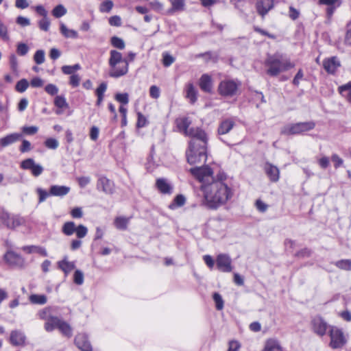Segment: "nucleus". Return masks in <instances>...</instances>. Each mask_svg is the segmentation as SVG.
I'll return each instance as SVG.
<instances>
[{"label": "nucleus", "instance_id": "nucleus-18", "mask_svg": "<svg viewBox=\"0 0 351 351\" xmlns=\"http://www.w3.org/2000/svg\"><path fill=\"white\" fill-rule=\"evenodd\" d=\"M235 125V122L232 118L222 120L218 127L217 132L219 135L226 134L231 131Z\"/></svg>", "mask_w": 351, "mask_h": 351}, {"label": "nucleus", "instance_id": "nucleus-34", "mask_svg": "<svg viewBox=\"0 0 351 351\" xmlns=\"http://www.w3.org/2000/svg\"><path fill=\"white\" fill-rule=\"evenodd\" d=\"M129 223V218L125 217H117L114 221V226L121 230L127 229Z\"/></svg>", "mask_w": 351, "mask_h": 351}, {"label": "nucleus", "instance_id": "nucleus-25", "mask_svg": "<svg viewBox=\"0 0 351 351\" xmlns=\"http://www.w3.org/2000/svg\"><path fill=\"white\" fill-rule=\"evenodd\" d=\"M199 84L201 90L204 92L210 93L212 91V80L208 74H204L201 76Z\"/></svg>", "mask_w": 351, "mask_h": 351}, {"label": "nucleus", "instance_id": "nucleus-52", "mask_svg": "<svg viewBox=\"0 0 351 351\" xmlns=\"http://www.w3.org/2000/svg\"><path fill=\"white\" fill-rule=\"evenodd\" d=\"M113 7V3L110 0H107L102 2L99 7V10L101 12H109Z\"/></svg>", "mask_w": 351, "mask_h": 351}, {"label": "nucleus", "instance_id": "nucleus-44", "mask_svg": "<svg viewBox=\"0 0 351 351\" xmlns=\"http://www.w3.org/2000/svg\"><path fill=\"white\" fill-rule=\"evenodd\" d=\"M29 86V82L26 79H22L19 80L15 86L16 91L19 93L25 92Z\"/></svg>", "mask_w": 351, "mask_h": 351}, {"label": "nucleus", "instance_id": "nucleus-9", "mask_svg": "<svg viewBox=\"0 0 351 351\" xmlns=\"http://www.w3.org/2000/svg\"><path fill=\"white\" fill-rule=\"evenodd\" d=\"M311 325L313 332L320 337L325 335L327 330H330L331 326L319 315L315 316L312 319Z\"/></svg>", "mask_w": 351, "mask_h": 351}, {"label": "nucleus", "instance_id": "nucleus-38", "mask_svg": "<svg viewBox=\"0 0 351 351\" xmlns=\"http://www.w3.org/2000/svg\"><path fill=\"white\" fill-rule=\"evenodd\" d=\"M81 69V66L79 64H75L72 66L64 65L62 66L61 69L64 74L66 75H73L76 71H78Z\"/></svg>", "mask_w": 351, "mask_h": 351}, {"label": "nucleus", "instance_id": "nucleus-31", "mask_svg": "<svg viewBox=\"0 0 351 351\" xmlns=\"http://www.w3.org/2000/svg\"><path fill=\"white\" fill-rule=\"evenodd\" d=\"M263 351H282L278 341L269 339L266 341Z\"/></svg>", "mask_w": 351, "mask_h": 351}, {"label": "nucleus", "instance_id": "nucleus-57", "mask_svg": "<svg viewBox=\"0 0 351 351\" xmlns=\"http://www.w3.org/2000/svg\"><path fill=\"white\" fill-rule=\"evenodd\" d=\"M45 90L50 95H56L58 93V88L53 84H49L45 87Z\"/></svg>", "mask_w": 351, "mask_h": 351}, {"label": "nucleus", "instance_id": "nucleus-29", "mask_svg": "<svg viewBox=\"0 0 351 351\" xmlns=\"http://www.w3.org/2000/svg\"><path fill=\"white\" fill-rule=\"evenodd\" d=\"M22 250L28 254L37 253V254H40L43 256H47V252L45 248L40 247V246L26 245V246H23Z\"/></svg>", "mask_w": 351, "mask_h": 351}, {"label": "nucleus", "instance_id": "nucleus-4", "mask_svg": "<svg viewBox=\"0 0 351 351\" xmlns=\"http://www.w3.org/2000/svg\"><path fill=\"white\" fill-rule=\"evenodd\" d=\"M241 83L233 80L221 81L218 86L219 94L224 97H232L237 95Z\"/></svg>", "mask_w": 351, "mask_h": 351}, {"label": "nucleus", "instance_id": "nucleus-39", "mask_svg": "<svg viewBox=\"0 0 351 351\" xmlns=\"http://www.w3.org/2000/svg\"><path fill=\"white\" fill-rule=\"evenodd\" d=\"M54 105L58 108H67L69 104L63 95H57L54 99Z\"/></svg>", "mask_w": 351, "mask_h": 351}, {"label": "nucleus", "instance_id": "nucleus-17", "mask_svg": "<svg viewBox=\"0 0 351 351\" xmlns=\"http://www.w3.org/2000/svg\"><path fill=\"white\" fill-rule=\"evenodd\" d=\"M127 61H128V59L123 58L121 52L117 50H111L110 51V58L108 60L110 69L115 68V66L119 63L121 64Z\"/></svg>", "mask_w": 351, "mask_h": 351}, {"label": "nucleus", "instance_id": "nucleus-3", "mask_svg": "<svg viewBox=\"0 0 351 351\" xmlns=\"http://www.w3.org/2000/svg\"><path fill=\"white\" fill-rule=\"evenodd\" d=\"M265 64L267 67V73L270 76H277L280 73L294 66L289 60H283L278 55L269 56Z\"/></svg>", "mask_w": 351, "mask_h": 351}, {"label": "nucleus", "instance_id": "nucleus-36", "mask_svg": "<svg viewBox=\"0 0 351 351\" xmlns=\"http://www.w3.org/2000/svg\"><path fill=\"white\" fill-rule=\"evenodd\" d=\"M58 329L63 335L67 337H71L73 335V331L71 326L63 320H61Z\"/></svg>", "mask_w": 351, "mask_h": 351}, {"label": "nucleus", "instance_id": "nucleus-37", "mask_svg": "<svg viewBox=\"0 0 351 351\" xmlns=\"http://www.w3.org/2000/svg\"><path fill=\"white\" fill-rule=\"evenodd\" d=\"M186 97L193 104L197 100V91L192 84H189L186 89Z\"/></svg>", "mask_w": 351, "mask_h": 351}, {"label": "nucleus", "instance_id": "nucleus-45", "mask_svg": "<svg viewBox=\"0 0 351 351\" xmlns=\"http://www.w3.org/2000/svg\"><path fill=\"white\" fill-rule=\"evenodd\" d=\"M110 42L114 47H116L119 49H123L125 48V45L123 40L117 36H112L111 38Z\"/></svg>", "mask_w": 351, "mask_h": 351}, {"label": "nucleus", "instance_id": "nucleus-53", "mask_svg": "<svg viewBox=\"0 0 351 351\" xmlns=\"http://www.w3.org/2000/svg\"><path fill=\"white\" fill-rule=\"evenodd\" d=\"M175 61V58L167 53H164L162 54V64L165 67H169L171 66Z\"/></svg>", "mask_w": 351, "mask_h": 351}, {"label": "nucleus", "instance_id": "nucleus-14", "mask_svg": "<svg viewBox=\"0 0 351 351\" xmlns=\"http://www.w3.org/2000/svg\"><path fill=\"white\" fill-rule=\"evenodd\" d=\"M75 343L81 351H92V346L85 334H78L75 338Z\"/></svg>", "mask_w": 351, "mask_h": 351}, {"label": "nucleus", "instance_id": "nucleus-26", "mask_svg": "<svg viewBox=\"0 0 351 351\" xmlns=\"http://www.w3.org/2000/svg\"><path fill=\"white\" fill-rule=\"evenodd\" d=\"M156 185L158 191L163 194H171L172 192V186L164 178H158Z\"/></svg>", "mask_w": 351, "mask_h": 351}, {"label": "nucleus", "instance_id": "nucleus-2", "mask_svg": "<svg viewBox=\"0 0 351 351\" xmlns=\"http://www.w3.org/2000/svg\"><path fill=\"white\" fill-rule=\"evenodd\" d=\"M188 136L191 137L189 149L186 152L187 161L191 165L206 162L207 158L208 138L200 128H190Z\"/></svg>", "mask_w": 351, "mask_h": 351}, {"label": "nucleus", "instance_id": "nucleus-20", "mask_svg": "<svg viewBox=\"0 0 351 351\" xmlns=\"http://www.w3.org/2000/svg\"><path fill=\"white\" fill-rule=\"evenodd\" d=\"M176 124L178 131L186 136L191 121L189 117H180L176 119Z\"/></svg>", "mask_w": 351, "mask_h": 351}, {"label": "nucleus", "instance_id": "nucleus-8", "mask_svg": "<svg viewBox=\"0 0 351 351\" xmlns=\"http://www.w3.org/2000/svg\"><path fill=\"white\" fill-rule=\"evenodd\" d=\"M190 172L199 182H202L203 184H206V182H208L210 179L213 180L212 177L213 171L211 168L208 166L191 168Z\"/></svg>", "mask_w": 351, "mask_h": 351}, {"label": "nucleus", "instance_id": "nucleus-56", "mask_svg": "<svg viewBox=\"0 0 351 351\" xmlns=\"http://www.w3.org/2000/svg\"><path fill=\"white\" fill-rule=\"evenodd\" d=\"M73 280L76 285H81L84 282V274L80 270H76L73 275Z\"/></svg>", "mask_w": 351, "mask_h": 351}, {"label": "nucleus", "instance_id": "nucleus-48", "mask_svg": "<svg viewBox=\"0 0 351 351\" xmlns=\"http://www.w3.org/2000/svg\"><path fill=\"white\" fill-rule=\"evenodd\" d=\"M46 147L50 149H56L59 146L58 141L54 138H48L44 143Z\"/></svg>", "mask_w": 351, "mask_h": 351}, {"label": "nucleus", "instance_id": "nucleus-27", "mask_svg": "<svg viewBox=\"0 0 351 351\" xmlns=\"http://www.w3.org/2000/svg\"><path fill=\"white\" fill-rule=\"evenodd\" d=\"M338 92L346 99L347 101L351 103V80L348 83L339 86Z\"/></svg>", "mask_w": 351, "mask_h": 351}, {"label": "nucleus", "instance_id": "nucleus-21", "mask_svg": "<svg viewBox=\"0 0 351 351\" xmlns=\"http://www.w3.org/2000/svg\"><path fill=\"white\" fill-rule=\"evenodd\" d=\"M51 196L62 197L66 195L71 191L67 186L51 185L49 188Z\"/></svg>", "mask_w": 351, "mask_h": 351}, {"label": "nucleus", "instance_id": "nucleus-30", "mask_svg": "<svg viewBox=\"0 0 351 351\" xmlns=\"http://www.w3.org/2000/svg\"><path fill=\"white\" fill-rule=\"evenodd\" d=\"M60 31L62 36L66 38H78V33L74 29H68L67 27L61 23L60 25Z\"/></svg>", "mask_w": 351, "mask_h": 351}, {"label": "nucleus", "instance_id": "nucleus-58", "mask_svg": "<svg viewBox=\"0 0 351 351\" xmlns=\"http://www.w3.org/2000/svg\"><path fill=\"white\" fill-rule=\"evenodd\" d=\"M38 316L40 319H45L47 322L49 317H51V315H50V308H45L43 310L40 311L38 313Z\"/></svg>", "mask_w": 351, "mask_h": 351}, {"label": "nucleus", "instance_id": "nucleus-41", "mask_svg": "<svg viewBox=\"0 0 351 351\" xmlns=\"http://www.w3.org/2000/svg\"><path fill=\"white\" fill-rule=\"evenodd\" d=\"M335 265L339 269L351 271V260L349 259H343L337 261Z\"/></svg>", "mask_w": 351, "mask_h": 351}, {"label": "nucleus", "instance_id": "nucleus-19", "mask_svg": "<svg viewBox=\"0 0 351 351\" xmlns=\"http://www.w3.org/2000/svg\"><path fill=\"white\" fill-rule=\"evenodd\" d=\"M274 7V0H260L256 3L258 13L264 17Z\"/></svg>", "mask_w": 351, "mask_h": 351}, {"label": "nucleus", "instance_id": "nucleus-5", "mask_svg": "<svg viewBox=\"0 0 351 351\" xmlns=\"http://www.w3.org/2000/svg\"><path fill=\"white\" fill-rule=\"evenodd\" d=\"M0 220L9 229H14L25 223V219L17 215H10L4 208L0 209Z\"/></svg>", "mask_w": 351, "mask_h": 351}, {"label": "nucleus", "instance_id": "nucleus-32", "mask_svg": "<svg viewBox=\"0 0 351 351\" xmlns=\"http://www.w3.org/2000/svg\"><path fill=\"white\" fill-rule=\"evenodd\" d=\"M58 267L62 269L65 274H69L75 268V264L68 261L66 258L58 262Z\"/></svg>", "mask_w": 351, "mask_h": 351}, {"label": "nucleus", "instance_id": "nucleus-22", "mask_svg": "<svg viewBox=\"0 0 351 351\" xmlns=\"http://www.w3.org/2000/svg\"><path fill=\"white\" fill-rule=\"evenodd\" d=\"M22 137L19 133H12L0 138V146L2 147H8L17 141Z\"/></svg>", "mask_w": 351, "mask_h": 351}, {"label": "nucleus", "instance_id": "nucleus-28", "mask_svg": "<svg viewBox=\"0 0 351 351\" xmlns=\"http://www.w3.org/2000/svg\"><path fill=\"white\" fill-rule=\"evenodd\" d=\"M61 320L58 317L51 316L45 324V329L47 332L53 331L55 328H58Z\"/></svg>", "mask_w": 351, "mask_h": 351}, {"label": "nucleus", "instance_id": "nucleus-43", "mask_svg": "<svg viewBox=\"0 0 351 351\" xmlns=\"http://www.w3.org/2000/svg\"><path fill=\"white\" fill-rule=\"evenodd\" d=\"M34 60L37 64H43L45 60V53L43 49L37 50L34 56Z\"/></svg>", "mask_w": 351, "mask_h": 351}, {"label": "nucleus", "instance_id": "nucleus-1", "mask_svg": "<svg viewBox=\"0 0 351 351\" xmlns=\"http://www.w3.org/2000/svg\"><path fill=\"white\" fill-rule=\"evenodd\" d=\"M226 178V175L221 173L217 175L216 180L202 185L201 189L204 193L203 204L209 209H217L232 197V189L223 182Z\"/></svg>", "mask_w": 351, "mask_h": 351}, {"label": "nucleus", "instance_id": "nucleus-33", "mask_svg": "<svg viewBox=\"0 0 351 351\" xmlns=\"http://www.w3.org/2000/svg\"><path fill=\"white\" fill-rule=\"evenodd\" d=\"M29 300L32 304L43 305L47 303V298L45 295L32 294Z\"/></svg>", "mask_w": 351, "mask_h": 351}, {"label": "nucleus", "instance_id": "nucleus-62", "mask_svg": "<svg viewBox=\"0 0 351 351\" xmlns=\"http://www.w3.org/2000/svg\"><path fill=\"white\" fill-rule=\"evenodd\" d=\"M99 130L97 126H92L90 130V138L92 141H97L99 137Z\"/></svg>", "mask_w": 351, "mask_h": 351}, {"label": "nucleus", "instance_id": "nucleus-63", "mask_svg": "<svg viewBox=\"0 0 351 351\" xmlns=\"http://www.w3.org/2000/svg\"><path fill=\"white\" fill-rule=\"evenodd\" d=\"M149 95L154 99H158L160 97V89L158 86L153 85L149 88Z\"/></svg>", "mask_w": 351, "mask_h": 351}, {"label": "nucleus", "instance_id": "nucleus-49", "mask_svg": "<svg viewBox=\"0 0 351 351\" xmlns=\"http://www.w3.org/2000/svg\"><path fill=\"white\" fill-rule=\"evenodd\" d=\"M169 1L171 3L173 10L180 11L184 10V0H169Z\"/></svg>", "mask_w": 351, "mask_h": 351}, {"label": "nucleus", "instance_id": "nucleus-42", "mask_svg": "<svg viewBox=\"0 0 351 351\" xmlns=\"http://www.w3.org/2000/svg\"><path fill=\"white\" fill-rule=\"evenodd\" d=\"M186 202V199L182 195H178L173 199V204L169 205V208L173 209L176 206H182Z\"/></svg>", "mask_w": 351, "mask_h": 351}, {"label": "nucleus", "instance_id": "nucleus-59", "mask_svg": "<svg viewBox=\"0 0 351 351\" xmlns=\"http://www.w3.org/2000/svg\"><path fill=\"white\" fill-rule=\"evenodd\" d=\"M32 149V145L27 140H23L22 144L19 148L21 153L28 152Z\"/></svg>", "mask_w": 351, "mask_h": 351}, {"label": "nucleus", "instance_id": "nucleus-46", "mask_svg": "<svg viewBox=\"0 0 351 351\" xmlns=\"http://www.w3.org/2000/svg\"><path fill=\"white\" fill-rule=\"evenodd\" d=\"M75 232L78 239H82L86 236L88 228L85 226L80 224L75 228Z\"/></svg>", "mask_w": 351, "mask_h": 351}, {"label": "nucleus", "instance_id": "nucleus-40", "mask_svg": "<svg viewBox=\"0 0 351 351\" xmlns=\"http://www.w3.org/2000/svg\"><path fill=\"white\" fill-rule=\"evenodd\" d=\"M67 12L66 9L62 4L56 5L52 10V14L56 18H60Z\"/></svg>", "mask_w": 351, "mask_h": 351}, {"label": "nucleus", "instance_id": "nucleus-7", "mask_svg": "<svg viewBox=\"0 0 351 351\" xmlns=\"http://www.w3.org/2000/svg\"><path fill=\"white\" fill-rule=\"evenodd\" d=\"M315 126L313 121L299 122L285 126L282 133L287 135L299 134L313 130Z\"/></svg>", "mask_w": 351, "mask_h": 351}, {"label": "nucleus", "instance_id": "nucleus-47", "mask_svg": "<svg viewBox=\"0 0 351 351\" xmlns=\"http://www.w3.org/2000/svg\"><path fill=\"white\" fill-rule=\"evenodd\" d=\"M36 193L38 195V203L40 204L46 200V199L51 195L50 191L47 192L42 188H37Z\"/></svg>", "mask_w": 351, "mask_h": 351}, {"label": "nucleus", "instance_id": "nucleus-6", "mask_svg": "<svg viewBox=\"0 0 351 351\" xmlns=\"http://www.w3.org/2000/svg\"><path fill=\"white\" fill-rule=\"evenodd\" d=\"M328 334L330 338L329 345L332 349L341 348L347 343L343 330L337 326H330Z\"/></svg>", "mask_w": 351, "mask_h": 351}, {"label": "nucleus", "instance_id": "nucleus-11", "mask_svg": "<svg viewBox=\"0 0 351 351\" xmlns=\"http://www.w3.org/2000/svg\"><path fill=\"white\" fill-rule=\"evenodd\" d=\"M21 168L23 169L30 170L32 174L35 177L40 176L44 171L43 166L39 164H36L32 158H27L23 160L21 163Z\"/></svg>", "mask_w": 351, "mask_h": 351}, {"label": "nucleus", "instance_id": "nucleus-61", "mask_svg": "<svg viewBox=\"0 0 351 351\" xmlns=\"http://www.w3.org/2000/svg\"><path fill=\"white\" fill-rule=\"evenodd\" d=\"M16 23L22 27H26L30 25L29 19L22 16H19L16 18Z\"/></svg>", "mask_w": 351, "mask_h": 351}, {"label": "nucleus", "instance_id": "nucleus-51", "mask_svg": "<svg viewBox=\"0 0 351 351\" xmlns=\"http://www.w3.org/2000/svg\"><path fill=\"white\" fill-rule=\"evenodd\" d=\"M38 27L39 28L45 32L49 31V27H50V21L48 19V17H45L40 19L38 22Z\"/></svg>", "mask_w": 351, "mask_h": 351}, {"label": "nucleus", "instance_id": "nucleus-54", "mask_svg": "<svg viewBox=\"0 0 351 351\" xmlns=\"http://www.w3.org/2000/svg\"><path fill=\"white\" fill-rule=\"evenodd\" d=\"M115 99L119 101V103L123 104V105H126L128 104L129 102V97H128V94L125 93H117L115 95Z\"/></svg>", "mask_w": 351, "mask_h": 351}, {"label": "nucleus", "instance_id": "nucleus-13", "mask_svg": "<svg viewBox=\"0 0 351 351\" xmlns=\"http://www.w3.org/2000/svg\"><path fill=\"white\" fill-rule=\"evenodd\" d=\"M129 65L128 61L119 63L115 66V68H112L109 70V76L114 78H119L126 75L128 72Z\"/></svg>", "mask_w": 351, "mask_h": 351}, {"label": "nucleus", "instance_id": "nucleus-23", "mask_svg": "<svg viewBox=\"0 0 351 351\" xmlns=\"http://www.w3.org/2000/svg\"><path fill=\"white\" fill-rule=\"evenodd\" d=\"M325 70L329 73H334L337 69L340 66V62L336 57H332L325 60L323 62Z\"/></svg>", "mask_w": 351, "mask_h": 351}, {"label": "nucleus", "instance_id": "nucleus-16", "mask_svg": "<svg viewBox=\"0 0 351 351\" xmlns=\"http://www.w3.org/2000/svg\"><path fill=\"white\" fill-rule=\"evenodd\" d=\"M264 170L271 182H276L278 181L280 178V171L276 166L269 162H266Z\"/></svg>", "mask_w": 351, "mask_h": 351}, {"label": "nucleus", "instance_id": "nucleus-50", "mask_svg": "<svg viewBox=\"0 0 351 351\" xmlns=\"http://www.w3.org/2000/svg\"><path fill=\"white\" fill-rule=\"evenodd\" d=\"M213 298L216 304V308L217 310H221L223 308V300L221 295L219 293H214Z\"/></svg>", "mask_w": 351, "mask_h": 351}, {"label": "nucleus", "instance_id": "nucleus-15", "mask_svg": "<svg viewBox=\"0 0 351 351\" xmlns=\"http://www.w3.org/2000/svg\"><path fill=\"white\" fill-rule=\"evenodd\" d=\"M97 188L107 194H112L114 191L113 182L106 177H101L97 180Z\"/></svg>", "mask_w": 351, "mask_h": 351}, {"label": "nucleus", "instance_id": "nucleus-55", "mask_svg": "<svg viewBox=\"0 0 351 351\" xmlns=\"http://www.w3.org/2000/svg\"><path fill=\"white\" fill-rule=\"evenodd\" d=\"M28 51L29 47L26 44L21 43L17 45L16 52L19 56H24Z\"/></svg>", "mask_w": 351, "mask_h": 351}, {"label": "nucleus", "instance_id": "nucleus-35", "mask_svg": "<svg viewBox=\"0 0 351 351\" xmlns=\"http://www.w3.org/2000/svg\"><path fill=\"white\" fill-rule=\"evenodd\" d=\"M75 223L73 221H66L62 227V232L66 236H71L75 232Z\"/></svg>", "mask_w": 351, "mask_h": 351}, {"label": "nucleus", "instance_id": "nucleus-24", "mask_svg": "<svg viewBox=\"0 0 351 351\" xmlns=\"http://www.w3.org/2000/svg\"><path fill=\"white\" fill-rule=\"evenodd\" d=\"M10 341L14 346H21L25 343V336L23 332L15 330L11 332Z\"/></svg>", "mask_w": 351, "mask_h": 351}, {"label": "nucleus", "instance_id": "nucleus-60", "mask_svg": "<svg viewBox=\"0 0 351 351\" xmlns=\"http://www.w3.org/2000/svg\"><path fill=\"white\" fill-rule=\"evenodd\" d=\"M0 37H1L3 40H8L9 39V36L8 35V28L1 20H0Z\"/></svg>", "mask_w": 351, "mask_h": 351}, {"label": "nucleus", "instance_id": "nucleus-10", "mask_svg": "<svg viewBox=\"0 0 351 351\" xmlns=\"http://www.w3.org/2000/svg\"><path fill=\"white\" fill-rule=\"evenodd\" d=\"M217 269L222 272H230L232 270V259L228 254H219L216 258Z\"/></svg>", "mask_w": 351, "mask_h": 351}, {"label": "nucleus", "instance_id": "nucleus-12", "mask_svg": "<svg viewBox=\"0 0 351 351\" xmlns=\"http://www.w3.org/2000/svg\"><path fill=\"white\" fill-rule=\"evenodd\" d=\"M3 259L10 267H21L24 265V259L23 257L20 254L11 250L8 251L5 254Z\"/></svg>", "mask_w": 351, "mask_h": 351}, {"label": "nucleus", "instance_id": "nucleus-64", "mask_svg": "<svg viewBox=\"0 0 351 351\" xmlns=\"http://www.w3.org/2000/svg\"><path fill=\"white\" fill-rule=\"evenodd\" d=\"M240 348L241 344L237 341H230L228 351H239Z\"/></svg>", "mask_w": 351, "mask_h": 351}]
</instances>
